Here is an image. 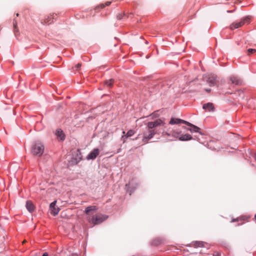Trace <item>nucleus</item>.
Returning a JSON list of instances; mask_svg holds the SVG:
<instances>
[{"label":"nucleus","instance_id":"obj_3","mask_svg":"<svg viewBox=\"0 0 256 256\" xmlns=\"http://www.w3.org/2000/svg\"><path fill=\"white\" fill-rule=\"evenodd\" d=\"M107 218L108 216L105 215H103L101 214H98L93 216L91 218H88V220L90 223L96 225L102 223Z\"/></svg>","mask_w":256,"mask_h":256},{"label":"nucleus","instance_id":"obj_17","mask_svg":"<svg viewBox=\"0 0 256 256\" xmlns=\"http://www.w3.org/2000/svg\"><path fill=\"white\" fill-rule=\"evenodd\" d=\"M135 133V132L132 130H129L125 136H122V138H128L133 136Z\"/></svg>","mask_w":256,"mask_h":256},{"label":"nucleus","instance_id":"obj_34","mask_svg":"<svg viewBox=\"0 0 256 256\" xmlns=\"http://www.w3.org/2000/svg\"><path fill=\"white\" fill-rule=\"evenodd\" d=\"M19 16V14L18 13L16 14V16Z\"/></svg>","mask_w":256,"mask_h":256},{"label":"nucleus","instance_id":"obj_32","mask_svg":"<svg viewBox=\"0 0 256 256\" xmlns=\"http://www.w3.org/2000/svg\"><path fill=\"white\" fill-rule=\"evenodd\" d=\"M26 242V240H24L22 242V244H24L25 242Z\"/></svg>","mask_w":256,"mask_h":256},{"label":"nucleus","instance_id":"obj_5","mask_svg":"<svg viewBox=\"0 0 256 256\" xmlns=\"http://www.w3.org/2000/svg\"><path fill=\"white\" fill-rule=\"evenodd\" d=\"M204 78L210 86H214L216 84V76L214 74H208Z\"/></svg>","mask_w":256,"mask_h":256},{"label":"nucleus","instance_id":"obj_6","mask_svg":"<svg viewBox=\"0 0 256 256\" xmlns=\"http://www.w3.org/2000/svg\"><path fill=\"white\" fill-rule=\"evenodd\" d=\"M56 201L55 200L52 202L50 206V213L54 216L58 214L60 210L59 208L56 206Z\"/></svg>","mask_w":256,"mask_h":256},{"label":"nucleus","instance_id":"obj_2","mask_svg":"<svg viewBox=\"0 0 256 256\" xmlns=\"http://www.w3.org/2000/svg\"><path fill=\"white\" fill-rule=\"evenodd\" d=\"M44 145L39 142H34L32 146L31 152L36 156H40L44 152Z\"/></svg>","mask_w":256,"mask_h":256},{"label":"nucleus","instance_id":"obj_31","mask_svg":"<svg viewBox=\"0 0 256 256\" xmlns=\"http://www.w3.org/2000/svg\"><path fill=\"white\" fill-rule=\"evenodd\" d=\"M254 220H255V222H256V214L254 216Z\"/></svg>","mask_w":256,"mask_h":256},{"label":"nucleus","instance_id":"obj_24","mask_svg":"<svg viewBox=\"0 0 256 256\" xmlns=\"http://www.w3.org/2000/svg\"><path fill=\"white\" fill-rule=\"evenodd\" d=\"M117 18L118 20H121L122 18V14H119L117 16Z\"/></svg>","mask_w":256,"mask_h":256},{"label":"nucleus","instance_id":"obj_15","mask_svg":"<svg viewBox=\"0 0 256 256\" xmlns=\"http://www.w3.org/2000/svg\"><path fill=\"white\" fill-rule=\"evenodd\" d=\"M56 135L57 136L58 138H60V140H64V134L63 132L60 130L58 129L56 132Z\"/></svg>","mask_w":256,"mask_h":256},{"label":"nucleus","instance_id":"obj_8","mask_svg":"<svg viewBox=\"0 0 256 256\" xmlns=\"http://www.w3.org/2000/svg\"><path fill=\"white\" fill-rule=\"evenodd\" d=\"M100 150L98 148L94 149L86 156L87 160H94L98 155Z\"/></svg>","mask_w":256,"mask_h":256},{"label":"nucleus","instance_id":"obj_13","mask_svg":"<svg viewBox=\"0 0 256 256\" xmlns=\"http://www.w3.org/2000/svg\"><path fill=\"white\" fill-rule=\"evenodd\" d=\"M26 207L27 210L30 212H32L34 210V206L33 204L32 203V202L30 201H27V202L26 203Z\"/></svg>","mask_w":256,"mask_h":256},{"label":"nucleus","instance_id":"obj_10","mask_svg":"<svg viewBox=\"0 0 256 256\" xmlns=\"http://www.w3.org/2000/svg\"><path fill=\"white\" fill-rule=\"evenodd\" d=\"M203 108L208 111H213L214 110V106L212 103H208L204 104L202 106Z\"/></svg>","mask_w":256,"mask_h":256},{"label":"nucleus","instance_id":"obj_14","mask_svg":"<svg viewBox=\"0 0 256 256\" xmlns=\"http://www.w3.org/2000/svg\"><path fill=\"white\" fill-rule=\"evenodd\" d=\"M98 209L97 207L94 206H90L86 208L85 212L86 214H90L91 211H95Z\"/></svg>","mask_w":256,"mask_h":256},{"label":"nucleus","instance_id":"obj_30","mask_svg":"<svg viewBox=\"0 0 256 256\" xmlns=\"http://www.w3.org/2000/svg\"><path fill=\"white\" fill-rule=\"evenodd\" d=\"M206 90L207 92H210V89H206Z\"/></svg>","mask_w":256,"mask_h":256},{"label":"nucleus","instance_id":"obj_29","mask_svg":"<svg viewBox=\"0 0 256 256\" xmlns=\"http://www.w3.org/2000/svg\"><path fill=\"white\" fill-rule=\"evenodd\" d=\"M42 256H48V254L47 252H44Z\"/></svg>","mask_w":256,"mask_h":256},{"label":"nucleus","instance_id":"obj_19","mask_svg":"<svg viewBox=\"0 0 256 256\" xmlns=\"http://www.w3.org/2000/svg\"><path fill=\"white\" fill-rule=\"evenodd\" d=\"M180 135V132H177L176 130L172 131V136L175 138H179Z\"/></svg>","mask_w":256,"mask_h":256},{"label":"nucleus","instance_id":"obj_33","mask_svg":"<svg viewBox=\"0 0 256 256\" xmlns=\"http://www.w3.org/2000/svg\"><path fill=\"white\" fill-rule=\"evenodd\" d=\"M254 158H255V160H256V154H255V155H254Z\"/></svg>","mask_w":256,"mask_h":256},{"label":"nucleus","instance_id":"obj_20","mask_svg":"<svg viewBox=\"0 0 256 256\" xmlns=\"http://www.w3.org/2000/svg\"><path fill=\"white\" fill-rule=\"evenodd\" d=\"M110 3L111 2H107L105 3L104 4H100L98 6L101 8H103L106 6H108L110 5Z\"/></svg>","mask_w":256,"mask_h":256},{"label":"nucleus","instance_id":"obj_11","mask_svg":"<svg viewBox=\"0 0 256 256\" xmlns=\"http://www.w3.org/2000/svg\"><path fill=\"white\" fill-rule=\"evenodd\" d=\"M56 16V14H51L50 16H48V17L44 20V22H42V23L48 24L52 22L53 21L52 20L54 19Z\"/></svg>","mask_w":256,"mask_h":256},{"label":"nucleus","instance_id":"obj_22","mask_svg":"<svg viewBox=\"0 0 256 256\" xmlns=\"http://www.w3.org/2000/svg\"><path fill=\"white\" fill-rule=\"evenodd\" d=\"M113 81L112 80H110L105 82V84L108 86H111L112 85Z\"/></svg>","mask_w":256,"mask_h":256},{"label":"nucleus","instance_id":"obj_18","mask_svg":"<svg viewBox=\"0 0 256 256\" xmlns=\"http://www.w3.org/2000/svg\"><path fill=\"white\" fill-rule=\"evenodd\" d=\"M192 245L195 247H202L204 246V244L202 242L196 241L193 242Z\"/></svg>","mask_w":256,"mask_h":256},{"label":"nucleus","instance_id":"obj_9","mask_svg":"<svg viewBox=\"0 0 256 256\" xmlns=\"http://www.w3.org/2000/svg\"><path fill=\"white\" fill-rule=\"evenodd\" d=\"M230 80L232 83L235 85H241L242 82V80L237 77L232 76L230 78Z\"/></svg>","mask_w":256,"mask_h":256},{"label":"nucleus","instance_id":"obj_16","mask_svg":"<svg viewBox=\"0 0 256 256\" xmlns=\"http://www.w3.org/2000/svg\"><path fill=\"white\" fill-rule=\"evenodd\" d=\"M179 140L181 141L190 140L192 139V136L189 134H186L178 138Z\"/></svg>","mask_w":256,"mask_h":256},{"label":"nucleus","instance_id":"obj_4","mask_svg":"<svg viewBox=\"0 0 256 256\" xmlns=\"http://www.w3.org/2000/svg\"><path fill=\"white\" fill-rule=\"evenodd\" d=\"M246 23H249V18H248L242 19L240 22H233L230 24V28L232 30H234L235 28L241 27Z\"/></svg>","mask_w":256,"mask_h":256},{"label":"nucleus","instance_id":"obj_23","mask_svg":"<svg viewBox=\"0 0 256 256\" xmlns=\"http://www.w3.org/2000/svg\"><path fill=\"white\" fill-rule=\"evenodd\" d=\"M162 136H172V132H162Z\"/></svg>","mask_w":256,"mask_h":256},{"label":"nucleus","instance_id":"obj_28","mask_svg":"<svg viewBox=\"0 0 256 256\" xmlns=\"http://www.w3.org/2000/svg\"><path fill=\"white\" fill-rule=\"evenodd\" d=\"M80 66H81V64H78L77 65H76V68H78Z\"/></svg>","mask_w":256,"mask_h":256},{"label":"nucleus","instance_id":"obj_1","mask_svg":"<svg viewBox=\"0 0 256 256\" xmlns=\"http://www.w3.org/2000/svg\"><path fill=\"white\" fill-rule=\"evenodd\" d=\"M164 124V122L160 118L147 122L146 124V130L142 134V142L144 144H147L156 134H159L158 128Z\"/></svg>","mask_w":256,"mask_h":256},{"label":"nucleus","instance_id":"obj_21","mask_svg":"<svg viewBox=\"0 0 256 256\" xmlns=\"http://www.w3.org/2000/svg\"><path fill=\"white\" fill-rule=\"evenodd\" d=\"M256 52V49H253V48H249L248 50V55H250L252 54H254V52Z\"/></svg>","mask_w":256,"mask_h":256},{"label":"nucleus","instance_id":"obj_12","mask_svg":"<svg viewBox=\"0 0 256 256\" xmlns=\"http://www.w3.org/2000/svg\"><path fill=\"white\" fill-rule=\"evenodd\" d=\"M188 126H190V128H188V130L191 132H198L200 128L190 123V124H187Z\"/></svg>","mask_w":256,"mask_h":256},{"label":"nucleus","instance_id":"obj_7","mask_svg":"<svg viewBox=\"0 0 256 256\" xmlns=\"http://www.w3.org/2000/svg\"><path fill=\"white\" fill-rule=\"evenodd\" d=\"M180 123L184 124H190V122L186 121L184 120L180 119V118H171L169 124H178Z\"/></svg>","mask_w":256,"mask_h":256},{"label":"nucleus","instance_id":"obj_25","mask_svg":"<svg viewBox=\"0 0 256 256\" xmlns=\"http://www.w3.org/2000/svg\"><path fill=\"white\" fill-rule=\"evenodd\" d=\"M13 25H14V28H16V26H17V23L16 22H14L13 23Z\"/></svg>","mask_w":256,"mask_h":256},{"label":"nucleus","instance_id":"obj_27","mask_svg":"<svg viewBox=\"0 0 256 256\" xmlns=\"http://www.w3.org/2000/svg\"><path fill=\"white\" fill-rule=\"evenodd\" d=\"M240 219L238 218H236V219H233L232 220V222H237V221H238Z\"/></svg>","mask_w":256,"mask_h":256},{"label":"nucleus","instance_id":"obj_26","mask_svg":"<svg viewBox=\"0 0 256 256\" xmlns=\"http://www.w3.org/2000/svg\"><path fill=\"white\" fill-rule=\"evenodd\" d=\"M213 256H220V254L218 252H216L214 254Z\"/></svg>","mask_w":256,"mask_h":256}]
</instances>
